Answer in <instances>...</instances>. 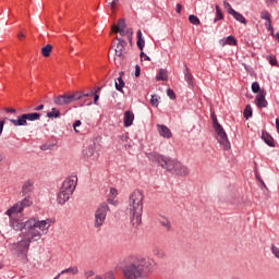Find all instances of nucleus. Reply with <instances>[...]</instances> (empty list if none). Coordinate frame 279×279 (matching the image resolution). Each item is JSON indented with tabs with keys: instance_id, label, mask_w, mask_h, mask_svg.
<instances>
[{
	"instance_id": "obj_4",
	"label": "nucleus",
	"mask_w": 279,
	"mask_h": 279,
	"mask_svg": "<svg viewBox=\"0 0 279 279\" xmlns=\"http://www.w3.org/2000/svg\"><path fill=\"white\" fill-rule=\"evenodd\" d=\"M148 158L149 160H153V162H158V165H160L162 169L169 171V173L182 177L189 175V168L177 159L165 157L158 153L148 154Z\"/></svg>"
},
{
	"instance_id": "obj_37",
	"label": "nucleus",
	"mask_w": 279,
	"mask_h": 279,
	"mask_svg": "<svg viewBox=\"0 0 279 279\" xmlns=\"http://www.w3.org/2000/svg\"><path fill=\"white\" fill-rule=\"evenodd\" d=\"M134 34V31H132V28H124V36H126L129 38V40H132V36Z\"/></svg>"
},
{
	"instance_id": "obj_52",
	"label": "nucleus",
	"mask_w": 279,
	"mask_h": 279,
	"mask_svg": "<svg viewBox=\"0 0 279 279\" xmlns=\"http://www.w3.org/2000/svg\"><path fill=\"white\" fill-rule=\"evenodd\" d=\"M5 125L4 121H0V136L3 134V126Z\"/></svg>"
},
{
	"instance_id": "obj_20",
	"label": "nucleus",
	"mask_w": 279,
	"mask_h": 279,
	"mask_svg": "<svg viewBox=\"0 0 279 279\" xmlns=\"http://www.w3.org/2000/svg\"><path fill=\"white\" fill-rule=\"evenodd\" d=\"M137 47L141 51L145 49V39L143 38V32L137 31Z\"/></svg>"
},
{
	"instance_id": "obj_38",
	"label": "nucleus",
	"mask_w": 279,
	"mask_h": 279,
	"mask_svg": "<svg viewBox=\"0 0 279 279\" xmlns=\"http://www.w3.org/2000/svg\"><path fill=\"white\" fill-rule=\"evenodd\" d=\"M153 254H154L155 256H158L159 258H162V257L165 256V252H162V250H160V248H155V250L153 251Z\"/></svg>"
},
{
	"instance_id": "obj_40",
	"label": "nucleus",
	"mask_w": 279,
	"mask_h": 279,
	"mask_svg": "<svg viewBox=\"0 0 279 279\" xmlns=\"http://www.w3.org/2000/svg\"><path fill=\"white\" fill-rule=\"evenodd\" d=\"M262 19H264V21H267L268 23L269 21H271V15L269 14V12L264 11L262 12Z\"/></svg>"
},
{
	"instance_id": "obj_26",
	"label": "nucleus",
	"mask_w": 279,
	"mask_h": 279,
	"mask_svg": "<svg viewBox=\"0 0 279 279\" xmlns=\"http://www.w3.org/2000/svg\"><path fill=\"white\" fill-rule=\"evenodd\" d=\"M125 87V82H123V78L119 76L116 80V88L119 90V93H123V88Z\"/></svg>"
},
{
	"instance_id": "obj_35",
	"label": "nucleus",
	"mask_w": 279,
	"mask_h": 279,
	"mask_svg": "<svg viewBox=\"0 0 279 279\" xmlns=\"http://www.w3.org/2000/svg\"><path fill=\"white\" fill-rule=\"evenodd\" d=\"M252 90H253V93H257V95H258V93H260V90H264V89H260V85L257 82H254L252 84Z\"/></svg>"
},
{
	"instance_id": "obj_47",
	"label": "nucleus",
	"mask_w": 279,
	"mask_h": 279,
	"mask_svg": "<svg viewBox=\"0 0 279 279\" xmlns=\"http://www.w3.org/2000/svg\"><path fill=\"white\" fill-rule=\"evenodd\" d=\"M80 125H82V121L76 120V121L74 122V124H73V128H74V131H75V132H80V131L77 130V128H80Z\"/></svg>"
},
{
	"instance_id": "obj_41",
	"label": "nucleus",
	"mask_w": 279,
	"mask_h": 279,
	"mask_svg": "<svg viewBox=\"0 0 279 279\" xmlns=\"http://www.w3.org/2000/svg\"><path fill=\"white\" fill-rule=\"evenodd\" d=\"M150 105L154 106L155 108H158V96H151Z\"/></svg>"
},
{
	"instance_id": "obj_2",
	"label": "nucleus",
	"mask_w": 279,
	"mask_h": 279,
	"mask_svg": "<svg viewBox=\"0 0 279 279\" xmlns=\"http://www.w3.org/2000/svg\"><path fill=\"white\" fill-rule=\"evenodd\" d=\"M156 260L151 257H136L131 259L122 269L125 279H143L146 271L156 269Z\"/></svg>"
},
{
	"instance_id": "obj_17",
	"label": "nucleus",
	"mask_w": 279,
	"mask_h": 279,
	"mask_svg": "<svg viewBox=\"0 0 279 279\" xmlns=\"http://www.w3.org/2000/svg\"><path fill=\"white\" fill-rule=\"evenodd\" d=\"M17 204L20 205V207L23 210L25 208H29V206H32V204H34V201H32V198L29 196H24V199L21 202H17Z\"/></svg>"
},
{
	"instance_id": "obj_6",
	"label": "nucleus",
	"mask_w": 279,
	"mask_h": 279,
	"mask_svg": "<svg viewBox=\"0 0 279 279\" xmlns=\"http://www.w3.org/2000/svg\"><path fill=\"white\" fill-rule=\"evenodd\" d=\"M211 121L214 125V130L217 134V141L223 147V149L228 150L230 149V141H228V134H226V131L222 129L221 124L217 121V116L215 113L211 114Z\"/></svg>"
},
{
	"instance_id": "obj_31",
	"label": "nucleus",
	"mask_w": 279,
	"mask_h": 279,
	"mask_svg": "<svg viewBox=\"0 0 279 279\" xmlns=\"http://www.w3.org/2000/svg\"><path fill=\"white\" fill-rule=\"evenodd\" d=\"M189 21L192 23V25H201L202 23L196 15H190Z\"/></svg>"
},
{
	"instance_id": "obj_42",
	"label": "nucleus",
	"mask_w": 279,
	"mask_h": 279,
	"mask_svg": "<svg viewBox=\"0 0 279 279\" xmlns=\"http://www.w3.org/2000/svg\"><path fill=\"white\" fill-rule=\"evenodd\" d=\"M140 58H141V60H142V62L144 61V60H147L148 62L149 61H151V58H149V56H147L145 52H141V54H140Z\"/></svg>"
},
{
	"instance_id": "obj_46",
	"label": "nucleus",
	"mask_w": 279,
	"mask_h": 279,
	"mask_svg": "<svg viewBox=\"0 0 279 279\" xmlns=\"http://www.w3.org/2000/svg\"><path fill=\"white\" fill-rule=\"evenodd\" d=\"M266 27L270 32L271 36H274V26H271V21L266 23Z\"/></svg>"
},
{
	"instance_id": "obj_18",
	"label": "nucleus",
	"mask_w": 279,
	"mask_h": 279,
	"mask_svg": "<svg viewBox=\"0 0 279 279\" xmlns=\"http://www.w3.org/2000/svg\"><path fill=\"white\" fill-rule=\"evenodd\" d=\"M262 138L266 143V145H268L269 147H275L274 137H271V135H269V133L263 132Z\"/></svg>"
},
{
	"instance_id": "obj_7",
	"label": "nucleus",
	"mask_w": 279,
	"mask_h": 279,
	"mask_svg": "<svg viewBox=\"0 0 279 279\" xmlns=\"http://www.w3.org/2000/svg\"><path fill=\"white\" fill-rule=\"evenodd\" d=\"M108 210H110V207L102 203L98 206V208L95 210L94 215V228L96 230H101L104 227V223H106V217H108Z\"/></svg>"
},
{
	"instance_id": "obj_12",
	"label": "nucleus",
	"mask_w": 279,
	"mask_h": 279,
	"mask_svg": "<svg viewBox=\"0 0 279 279\" xmlns=\"http://www.w3.org/2000/svg\"><path fill=\"white\" fill-rule=\"evenodd\" d=\"M33 191H34V182L26 181L22 185L21 195H22V197H29V195H32Z\"/></svg>"
},
{
	"instance_id": "obj_3",
	"label": "nucleus",
	"mask_w": 279,
	"mask_h": 279,
	"mask_svg": "<svg viewBox=\"0 0 279 279\" xmlns=\"http://www.w3.org/2000/svg\"><path fill=\"white\" fill-rule=\"evenodd\" d=\"M143 202H145V194L142 190H135L129 196L128 210L133 228H138L143 223Z\"/></svg>"
},
{
	"instance_id": "obj_39",
	"label": "nucleus",
	"mask_w": 279,
	"mask_h": 279,
	"mask_svg": "<svg viewBox=\"0 0 279 279\" xmlns=\"http://www.w3.org/2000/svg\"><path fill=\"white\" fill-rule=\"evenodd\" d=\"M270 250L274 256L279 259V247L272 244Z\"/></svg>"
},
{
	"instance_id": "obj_10",
	"label": "nucleus",
	"mask_w": 279,
	"mask_h": 279,
	"mask_svg": "<svg viewBox=\"0 0 279 279\" xmlns=\"http://www.w3.org/2000/svg\"><path fill=\"white\" fill-rule=\"evenodd\" d=\"M266 95H267V92L265 90H259V93L256 95L255 104L257 108H267L268 102H267V99H265Z\"/></svg>"
},
{
	"instance_id": "obj_45",
	"label": "nucleus",
	"mask_w": 279,
	"mask_h": 279,
	"mask_svg": "<svg viewBox=\"0 0 279 279\" xmlns=\"http://www.w3.org/2000/svg\"><path fill=\"white\" fill-rule=\"evenodd\" d=\"M167 96H168L170 99H175V92H173V89H168V90H167Z\"/></svg>"
},
{
	"instance_id": "obj_15",
	"label": "nucleus",
	"mask_w": 279,
	"mask_h": 279,
	"mask_svg": "<svg viewBox=\"0 0 279 279\" xmlns=\"http://www.w3.org/2000/svg\"><path fill=\"white\" fill-rule=\"evenodd\" d=\"M157 128L160 136H162L163 138H171V136H173V134L171 133V130H169L167 125L158 124Z\"/></svg>"
},
{
	"instance_id": "obj_9",
	"label": "nucleus",
	"mask_w": 279,
	"mask_h": 279,
	"mask_svg": "<svg viewBox=\"0 0 279 279\" xmlns=\"http://www.w3.org/2000/svg\"><path fill=\"white\" fill-rule=\"evenodd\" d=\"M117 45L114 48L116 51V56H118V58H123V56L125 54V47H128V41L123 40L122 38L117 37Z\"/></svg>"
},
{
	"instance_id": "obj_58",
	"label": "nucleus",
	"mask_w": 279,
	"mask_h": 279,
	"mask_svg": "<svg viewBox=\"0 0 279 279\" xmlns=\"http://www.w3.org/2000/svg\"><path fill=\"white\" fill-rule=\"evenodd\" d=\"M99 90H101V87L98 86L94 93H99Z\"/></svg>"
},
{
	"instance_id": "obj_19",
	"label": "nucleus",
	"mask_w": 279,
	"mask_h": 279,
	"mask_svg": "<svg viewBox=\"0 0 279 279\" xmlns=\"http://www.w3.org/2000/svg\"><path fill=\"white\" fill-rule=\"evenodd\" d=\"M64 274H72V276H77L80 274V269L77 266H72L70 268L63 269L59 276H64Z\"/></svg>"
},
{
	"instance_id": "obj_24",
	"label": "nucleus",
	"mask_w": 279,
	"mask_h": 279,
	"mask_svg": "<svg viewBox=\"0 0 279 279\" xmlns=\"http://www.w3.org/2000/svg\"><path fill=\"white\" fill-rule=\"evenodd\" d=\"M157 82H167L169 80V75L167 74V70H160L158 75L156 76Z\"/></svg>"
},
{
	"instance_id": "obj_11",
	"label": "nucleus",
	"mask_w": 279,
	"mask_h": 279,
	"mask_svg": "<svg viewBox=\"0 0 279 279\" xmlns=\"http://www.w3.org/2000/svg\"><path fill=\"white\" fill-rule=\"evenodd\" d=\"M83 158L85 160H97V155H95V146L89 145L83 149Z\"/></svg>"
},
{
	"instance_id": "obj_30",
	"label": "nucleus",
	"mask_w": 279,
	"mask_h": 279,
	"mask_svg": "<svg viewBox=\"0 0 279 279\" xmlns=\"http://www.w3.org/2000/svg\"><path fill=\"white\" fill-rule=\"evenodd\" d=\"M223 19V13L221 12V9L219 8V5H216V17H215V23H217V21H221Z\"/></svg>"
},
{
	"instance_id": "obj_44",
	"label": "nucleus",
	"mask_w": 279,
	"mask_h": 279,
	"mask_svg": "<svg viewBox=\"0 0 279 279\" xmlns=\"http://www.w3.org/2000/svg\"><path fill=\"white\" fill-rule=\"evenodd\" d=\"M118 3H119V0H112L111 2H109V5L113 12H114V10H117Z\"/></svg>"
},
{
	"instance_id": "obj_8",
	"label": "nucleus",
	"mask_w": 279,
	"mask_h": 279,
	"mask_svg": "<svg viewBox=\"0 0 279 279\" xmlns=\"http://www.w3.org/2000/svg\"><path fill=\"white\" fill-rule=\"evenodd\" d=\"M27 121H40V113H24L20 116L17 120L10 119V122L15 126L27 125Z\"/></svg>"
},
{
	"instance_id": "obj_28",
	"label": "nucleus",
	"mask_w": 279,
	"mask_h": 279,
	"mask_svg": "<svg viewBox=\"0 0 279 279\" xmlns=\"http://www.w3.org/2000/svg\"><path fill=\"white\" fill-rule=\"evenodd\" d=\"M266 60L269 62V64H271V66H278V60L276 59V56H267Z\"/></svg>"
},
{
	"instance_id": "obj_34",
	"label": "nucleus",
	"mask_w": 279,
	"mask_h": 279,
	"mask_svg": "<svg viewBox=\"0 0 279 279\" xmlns=\"http://www.w3.org/2000/svg\"><path fill=\"white\" fill-rule=\"evenodd\" d=\"M223 8H225V10H227L228 14H232V13L235 12V10L232 9V5L229 4V2H226V1H225V2H223Z\"/></svg>"
},
{
	"instance_id": "obj_48",
	"label": "nucleus",
	"mask_w": 279,
	"mask_h": 279,
	"mask_svg": "<svg viewBox=\"0 0 279 279\" xmlns=\"http://www.w3.org/2000/svg\"><path fill=\"white\" fill-rule=\"evenodd\" d=\"M135 77H141V66H135Z\"/></svg>"
},
{
	"instance_id": "obj_59",
	"label": "nucleus",
	"mask_w": 279,
	"mask_h": 279,
	"mask_svg": "<svg viewBox=\"0 0 279 279\" xmlns=\"http://www.w3.org/2000/svg\"><path fill=\"white\" fill-rule=\"evenodd\" d=\"M275 38L278 40V43H279V33H277L276 35H275Z\"/></svg>"
},
{
	"instance_id": "obj_53",
	"label": "nucleus",
	"mask_w": 279,
	"mask_h": 279,
	"mask_svg": "<svg viewBox=\"0 0 279 279\" xmlns=\"http://www.w3.org/2000/svg\"><path fill=\"white\" fill-rule=\"evenodd\" d=\"M99 101V95H94V104L97 106V102Z\"/></svg>"
},
{
	"instance_id": "obj_60",
	"label": "nucleus",
	"mask_w": 279,
	"mask_h": 279,
	"mask_svg": "<svg viewBox=\"0 0 279 279\" xmlns=\"http://www.w3.org/2000/svg\"><path fill=\"white\" fill-rule=\"evenodd\" d=\"M3 162V156L0 155V165Z\"/></svg>"
},
{
	"instance_id": "obj_13",
	"label": "nucleus",
	"mask_w": 279,
	"mask_h": 279,
	"mask_svg": "<svg viewBox=\"0 0 279 279\" xmlns=\"http://www.w3.org/2000/svg\"><path fill=\"white\" fill-rule=\"evenodd\" d=\"M125 19H120L118 22V25L113 24L112 25V32L114 34H120V36H125Z\"/></svg>"
},
{
	"instance_id": "obj_23",
	"label": "nucleus",
	"mask_w": 279,
	"mask_h": 279,
	"mask_svg": "<svg viewBox=\"0 0 279 279\" xmlns=\"http://www.w3.org/2000/svg\"><path fill=\"white\" fill-rule=\"evenodd\" d=\"M51 51H53L52 45L48 44L41 48V54L44 56V58H49V56H51Z\"/></svg>"
},
{
	"instance_id": "obj_21",
	"label": "nucleus",
	"mask_w": 279,
	"mask_h": 279,
	"mask_svg": "<svg viewBox=\"0 0 279 279\" xmlns=\"http://www.w3.org/2000/svg\"><path fill=\"white\" fill-rule=\"evenodd\" d=\"M231 16H233V19H235L238 23H242V25H247V20H245V16H243V14L235 11L231 14Z\"/></svg>"
},
{
	"instance_id": "obj_32",
	"label": "nucleus",
	"mask_w": 279,
	"mask_h": 279,
	"mask_svg": "<svg viewBox=\"0 0 279 279\" xmlns=\"http://www.w3.org/2000/svg\"><path fill=\"white\" fill-rule=\"evenodd\" d=\"M252 117V106L247 105L244 110V118L251 119Z\"/></svg>"
},
{
	"instance_id": "obj_14",
	"label": "nucleus",
	"mask_w": 279,
	"mask_h": 279,
	"mask_svg": "<svg viewBox=\"0 0 279 279\" xmlns=\"http://www.w3.org/2000/svg\"><path fill=\"white\" fill-rule=\"evenodd\" d=\"M53 101L56 106H69V104H71V98L69 95L63 94V95L54 96Z\"/></svg>"
},
{
	"instance_id": "obj_29",
	"label": "nucleus",
	"mask_w": 279,
	"mask_h": 279,
	"mask_svg": "<svg viewBox=\"0 0 279 279\" xmlns=\"http://www.w3.org/2000/svg\"><path fill=\"white\" fill-rule=\"evenodd\" d=\"M48 119H58L60 117V111L52 108V111L47 113Z\"/></svg>"
},
{
	"instance_id": "obj_57",
	"label": "nucleus",
	"mask_w": 279,
	"mask_h": 279,
	"mask_svg": "<svg viewBox=\"0 0 279 279\" xmlns=\"http://www.w3.org/2000/svg\"><path fill=\"white\" fill-rule=\"evenodd\" d=\"M276 128H277V132L279 133V119H276Z\"/></svg>"
},
{
	"instance_id": "obj_27",
	"label": "nucleus",
	"mask_w": 279,
	"mask_h": 279,
	"mask_svg": "<svg viewBox=\"0 0 279 279\" xmlns=\"http://www.w3.org/2000/svg\"><path fill=\"white\" fill-rule=\"evenodd\" d=\"M185 82H187L190 86L193 84V74H191L189 66L185 68Z\"/></svg>"
},
{
	"instance_id": "obj_33",
	"label": "nucleus",
	"mask_w": 279,
	"mask_h": 279,
	"mask_svg": "<svg viewBox=\"0 0 279 279\" xmlns=\"http://www.w3.org/2000/svg\"><path fill=\"white\" fill-rule=\"evenodd\" d=\"M160 223L163 228H166V230H171V222L167 220V218H163L162 220H160Z\"/></svg>"
},
{
	"instance_id": "obj_43",
	"label": "nucleus",
	"mask_w": 279,
	"mask_h": 279,
	"mask_svg": "<svg viewBox=\"0 0 279 279\" xmlns=\"http://www.w3.org/2000/svg\"><path fill=\"white\" fill-rule=\"evenodd\" d=\"M117 195H118L117 189L111 187L110 192H109V197H112V199H114V197H117Z\"/></svg>"
},
{
	"instance_id": "obj_55",
	"label": "nucleus",
	"mask_w": 279,
	"mask_h": 279,
	"mask_svg": "<svg viewBox=\"0 0 279 279\" xmlns=\"http://www.w3.org/2000/svg\"><path fill=\"white\" fill-rule=\"evenodd\" d=\"M17 38H19L20 40H23V38H25V35H24L23 33H20V34L17 35Z\"/></svg>"
},
{
	"instance_id": "obj_36",
	"label": "nucleus",
	"mask_w": 279,
	"mask_h": 279,
	"mask_svg": "<svg viewBox=\"0 0 279 279\" xmlns=\"http://www.w3.org/2000/svg\"><path fill=\"white\" fill-rule=\"evenodd\" d=\"M95 279H116L114 274L112 272H107L104 277L101 276H96Z\"/></svg>"
},
{
	"instance_id": "obj_54",
	"label": "nucleus",
	"mask_w": 279,
	"mask_h": 279,
	"mask_svg": "<svg viewBox=\"0 0 279 279\" xmlns=\"http://www.w3.org/2000/svg\"><path fill=\"white\" fill-rule=\"evenodd\" d=\"M45 109V105H39L35 108L36 111H40Z\"/></svg>"
},
{
	"instance_id": "obj_16",
	"label": "nucleus",
	"mask_w": 279,
	"mask_h": 279,
	"mask_svg": "<svg viewBox=\"0 0 279 279\" xmlns=\"http://www.w3.org/2000/svg\"><path fill=\"white\" fill-rule=\"evenodd\" d=\"M134 123V112L125 111L124 112V128H130Z\"/></svg>"
},
{
	"instance_id": "obj_49",
	"label": "nucleus",
	"mask_w": 279,
	"mask_h": 279,
	"mask_svg": "<svg viewBox=\"0 0 279 279\" xmlns=\"http://www.w3.org/2000/svg\"><path fill=\"white\" fill-rule=\"evenodd\" d=\"M93 276H95V272L93 270H88V271L85 272V278H87V279L93 277Z\"/></svg>"
},
{
	"instance_id": "obj_50",
	"label": "nucleus",
	"mask_w": 279,
	"mask_h": 279,
	"mask_svg": "<svg viewBox=\"0 0 279 279\" xmlns=\"http://www.w3.org/2000/svg\"><path fill=\"white\" fill-rule=\"evenodd\" d=\"M175 11L178 14H182V5L180 3L177 4Z\"/></svg>"
},
{
	"instance_id": "obj_5",
	"label": "nucleus",
	"mask_w": 279,
	"mask_h": 279,
	"mask_svg": "<svg viewBox=\"0 0 279 279\" xmlns=\"http://www.w3.org/2000/svg\"><path fill=\"white\" fill-rule=\"evenodd\" d=\"M76 186H77V177H70L65 179L57 196L58 204H60L61 206H64V204H66V202L71 199V195H73Z\"/></svg>"
},
{
	"instance_id": "obj_56",
	"label": "nucleus",
	"mask_w": 279,
	"mask_h": 279,
	"mask_svg": "<svg viewBox=\"0 0 279 279\" xmlns=\"http://www.w3.org/2000/svg\"><path fill=\"white\" fill-rule=\"evenodd\" d=\"M5 111H7V112H12V113H14V112H16V109H12V108L10 109V108H8V109H5Z\"/></svg>"
},
{
	"instance_id": "obj_51",
	"label": "nucleus",
	"mask_w": 279,
	"mask_h": 279,
	"mask_svg": "<svg viewBox=\"0 0 279 279\" xmlns=\"http://www.w3.org/2000/svg\"><path fill=\"white\" fill-rule=\"evenodd\" d=\"M95 95V92L90 90L89 93L83 92V97H93Z\"/></svg>"
},
{
	"instance_id": "obj_1",
	"label": "nucleus",
	"mask_w": 279,
	"mask_h": 279,
	"mask_svg": "<svg viewBox=\"0 0 279 279\" xmlns=\"http://www.w3.org/2000/svg\"><path fill=\"white\" fill-rule=\"evenodd\" d=\"M23 208L19 203L14 204L10 209L5 211V215L10 218V226L15 232H21L20 241L15 243V250L19 258L22 262L27 263V252H29V244L34 241H40L41 236L49 232L51 228V219L40 220L36 217H32L25 222L14 220V215L22 213Z\"/></svg>"
},
{
	"instance_id": "obj_22",
	"label": "nucleus",
	"mask_w": 279,
	"mask_h": 279,
	"mask_svg": "<svg viewBox=\"0 0 279 279\" xmlns=\"http://www.w3.org/2000/svg\"><path fill=\"white\" fill-rule=\"evenodd\" d=\"M221 45L222 47H226V45H236V38H234V36H228L227 38L225 39H221Z\"/></svg>"
},
{
	"instance_id": "obj_25",
	"label": "nucleus",
	"mask_w": 279,
	"mask_h": 279,
	"mask_svg": "<svg viewBox=\"0 0 279 279\" xmlns=\"http://www.w3.org/2000/svg\"><path fill=\"white\" fill-rule=\"evenodd\" d=\"M70 97V102L73 104V101H80L82 97H84V92H75L72 95H69Z\"/></svg>"
}]
</instances>
